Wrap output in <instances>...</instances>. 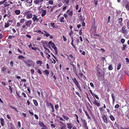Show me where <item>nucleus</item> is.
I'll use <instances>...</instances> for the list:
<instances>
[{"instance_id": "864d4df0", "label": "nucleus", "mask_w": 129, "mask_h": 129, "mask_svg": "<svg viewBox=\"0 0 129 129\" xmlns=\"http://www.w3.org/2000/svg\"><path fill=\"white\" fill-rule=\"evenodd\" d=\"M26 2L28 3L31 4L32 2V0H26Z\"/></svg>"}, {"instance_id": "5701e85b", "label": "nucleus", "mask_w": 129, "mask_h": 129, "mask_svg": "<svg viewBox=\"0 0 129 129\" xmlns=\"http://www.w3.org/2000/svg\"><path fill=\"white\" fill-rule=\"evenodd\" d=\"M33 16V14H32L29 13L26 16V17L27 18H31Z\"/></svg>"}, {"instance_id": "f257e3e1", "label": "nucleus", "mask_w": 129, "mask_h": 129, "mask_svg": "<svg viewBox=\"0 0 129 129\" xmlns=\"http://www.w3.org/2000/svg\"><path fill=\"white\" fill-rule=\"evenodd\" d=\"M73 82L77 86L78 88L79 89V90L81 92L82 91V90L80 86V84L79 83L78 81L75 78H74L72 79Z\"/></svg>"}, {"instance_id": "c85d7f7f", "label": "nucleus", "mask_w": 129, "mask_h": 129, "mask_svg": "<svg viewBox=\"0 0 129 129\" xmlns=\"http://www.w3.org/2000/svg\"><path fill=\"white\" fill-rule=\"evenodd\" d=\"M36 63L37 64H40V65H41L42 64V62L41 60H39L37 61Z\"/></svg>"}, {"instance_id": "72a5a7b5", "label": "nucleus", "mask_w": 129, "mask_h": 129, "mask_svg": "<svg viewBox=\"0 0 129 129\" xmlns=\"http://www.w3.org/2000/svg\"><path fill=\"white\" fill-rule=\"evenodd\" d=\"M92 96H93V97L95 98L96 99H98V100H99V97L95 94L93 93Z\"/></svg>"}, {"instance_id": "39448f33", "label": "nucleus", "mask_w": 129, "mask_h": 129, "mask_svg": "<svg viewBox=\"0 0 129 129\" xmlns=\"http://www.w3.org/2000/svg\"><path fill=\"white\" fill-rule=\"evenodd\" d=\"M128 30L126 29L125 26L123 25L122 28V33L124 34H127L128 33Z\"/></svg>"}, {"instance_id": "6e6552de", "label": "nucleus", "mask_w": 129, "mask_h": 129, "mask_svg": "<svg viewBox=\"0 0 129 129\" xmlns=\"http://www.w3.org/2000/svg\"><path fill=\"white\" fill-rule=\"evenodd\" d=\"M82 123L83 124V126L85 129H88V128L87 125V123L85 119H81Z\"/></svg>"}, {"instance_id": "2f4dec72", "label": "nucleus", "mask_w": 129, "mask_h": 129, "mask_svg": "<svg viewBox=\"0 0 129 129\" xmlns=\"http://www.w3.org/2000/svg\"><path fill=\"white\" fill-rule=\"evenodd\" d=\"M30 12V11H29L28 10H26L25 12H24V13H23V14L25 15L27 14H29L28 13Z\"/></svg>"}, {"instance_id": "aec40b11", "label": "nucleus", "mask_w": 129, "mask_h": 129, "mask_svg": "<svg viewBox=\"0 0 129 129\" xmlns=\"http://www.w3.org/2000/svg\"><path fill=\"white\" fill-rule=\"evenodd\" d=\"M43 32L45 33L44 34V36H46L47 37H48L50 36V34H49L45 30H43Z\"/></svg>"}, {"instance_id": "052dcab7", "label": "nucleus", "mask_w": 129, "mask_h": 129, "mask_svg": "<svg viewBox=\"0 0 129 129\" xmlns=\"http://www.w3.org/2000/svg\"><path fill=\"white\" fill-rule=\"evenodd\" d=\"M50 126L51 128H55L56 127L55 125L53 124H51Z\"/></svg>"}, {"instance_id": "473e14b6", "label": "nucleus", "mask_w": 129, "mask_h": 129, "mask_svg": "<svg viewBox=\"0 0 129 129\" xmlns=\"http://www.w3.org/2000/svg\"><path fill=\"white\" fill-rule=\"evenodd\" d=\"M44 72H45L46 74L48 76V75L49 74V71L47 70H45V71H43Z\"/></svg>"}, {"instance_id": "f8f14e48", "label": "nucleus", "mask_w": 129, "mask_h": 129, "mask_svg": "<svg viewBox=\"0 0 129 129\" xmlns=\"http://www.w3.org/2000/svg\"><path fill=\"white\" fill-rule=\"evenodd\" d=\"M93 103L98 107L100 105V103H99L98 101L96 100L95 98H94V101L93 102Z\"/></svg>"}, {"instance_id": "c03bdc74", "label": "nucleus", "mask_w": 129, "mask_h": 129, "mask_svg": "<svg viewBox=\"0 0 129 129\" xmlns=\"http://www.w3.org/2000/svg\"><path fill=\"white\" fill-rule=\"evenodd\" d=\"M121 64L120 63H119L118 64V65L117 66V70H118L120 69V68L121 67Z\"/></svg>"}, {"instance_id": "c756f323", "label": "nucleus", "mask_w": 129, "mask_h": 129, "mask_svg": "<svg viewBox=\"0 0 129 129\" xmlns=\"http://www.w3.org/2000/svg\"><path fill=\"white\" fill-rule=\"evenodd\" d=\"M33 102H34V105L36 106H37L38 105V103L37 102V101L36 100H33Z\"/></svg>"}, {"instance_id": "4be33fe9", "label": "nucleus", "mask_w": 129, "mask_h": 129, "mask_svg": "<svg viewBox=\"0 0 129 129\" xmlns=\"http://www.w3.org/2000/svg\"><path fill=\"white\" fill-rule=\"evenodd\" d=\"M14 12L16 15H19L20 13V11L19 10H16Z\"/></svg>"}, {"instance_id": "0e129e2a", "label": "nucleus", "mask_w": 129, "mask_h": 129, "mask_svg": "<svg viewBox=\"0 0 129 129\" xmlns=\"http://www.w3.org/2000/svg\"><path fill=\"white\" fill-rule=\"evenodd\" d=\"M76 42L78 44V43L79 42V39L78 38H77L76 39Z\"/></svg>"}, {"instance_id": "774afa93", "label": "nucleus", "mask_w": 129, "mask_h": 129, "mask_svg": "<svg viewBox=\"0 0 129 129\" xmlns=\"http://www.w3.org/2000/svg\"><path fill=\"white\" fill-rule=\"evenodd\" d=\"M125 7L127 9L129 10V4H127L125 6Z\"/></svg>"}, {"instance_id": "ddd939ff", "label": "nucleus", "mask_w": 129, "mask_h": 129, "mask_svg": "<svg viewBox=\"0 0 129 129\" xmlns=\"http://www.w3.org/2000/svg\"><path fill=\"white\" fill-rule=\"evenodd\" d=\"M32 22V21L31 20H28L26 22V25L28 27H30Z\"/></svg>"}, {"instance_id": "79ce46f5", "label": "nucleus", "mask_w": 129, "mask_h": 129, "mask_svg": "<svg viewBox=\"0 0 129 129\" xmlns=\"http://www.w3.org/2000/svg\"><path fill=\"white\" fill-rule=\"evenodd\" d=\"M31 49H32V50H33L35 51H36L37 49H38V50H39V51H40L39 49H38V48H37L36 47L34 48L33 47H31Z\"/></svg>"}, {"instance_id": "0eeeda50", "label": "nucleus", "mask_w": 129, "mask_h": 129, "mask_svg": "<svg viewBox=\"0 0 129 129\" xmlns=\"http://www.w3.org/2000/svg\"><path fill=\"white\" fill-rule=\"evenodd\" d=\"M70 64L72 65L73 67V71L75 73V74L78 76V75L77 74V71L76 67V66L75 65H74V64H72L71 63H70Z\"/></svg>"}, {"instance_id": "338daca9", "label": "nucleus", "mask_w": 129, "mask_h": 129, "mask_svg": "<svg viewBox=\"0 0 129 129\" xmlns=\"http://www.w3.org/2000/svg\"><path fill=\"white\" fill-rule=\"evenodd\" d=\"M125 40L123 39H122L121 40V42L123 44L125 42Z\"/></svg>"}, {"instance_id": "a878e982", "label": "nucleus", "mask_w": 129, "mask_h": 129, "mask_svg": "<svg viewBox=\"0 0 129 129\" xmlns=\"http://www.w3.org/2000/svg\"><path fill=\"white\" fill-rule=\"evenodd\" d=\"M8 86L9 87V90L10 93H12L13 92V89L11 87V86L9 85Z\"/></svg>"}, {"instance_id": "7ed1b4c3", "label": "nucleus", "mask_w": 129, "mask_h": 129, "mask_svg": "<svg viewBox=\"0 0 129 129\" xmlns=\"http://www.w3.org/2000/svg\"><path fill=\"white\" fill-rule=\"evenodd\" d=\"M97 75L98 78L100 80H103L104 79V75L102 73V72L100 71H97Z\"/></svg>"}, {"instance_id": "bb28decb", "label": "nucleus", "mask_w": 129, "mask_h": 129, "mask_svg": "<svg viewBox=\"0 0 129 129\" xmlns=\"http://www.w3.org/2000/svg\"><path fill=\"white\" fill-rule=\"evenodd\" d=\"M85 115L87 117V118L88 119H90L91 117L90 116H89V114L87 113V111H85Z\"/></svg>"}, {"instance_id": "5fc2aeb1", "label": "nucleus", "mask_w": 129, "mask_h": 129, "mask_svg": "<svg viewBox=\"0 0 129 129\" xmlns=\"http://www.w3.org/2000/svg\"><path fill=\"white\" fill-rule=\"evenodd\" d=\"M48 3L49 4L52 5L53 4V1H51V0L49 1Z\"/></svg>"}, {"instance_id": "37998d69", "label": "nucleus", "mask_w": 129, "mask_h": 129, "mask_svg": "<svg viewBox=\"0 0 129 129\" xmlns=\"http://www.w3.org/2000/svg\"><path fill=\"white\" fill-rule=\"evenodd\" d=\"M74 33L73 31L72 30H71L70 32L69 33V35L70 37H71L72 35Z\"/></svg>"}, {"instance_id": "09e8293b", "label": "nucleus", "mask_w": 129, "mask_h": 129, "mask_svg": "<svg viewBox=\"0 0 129 129\" xmlns=\"http://www.w3.org/2000/svg\"><path fill=\"white\" fill-rule=\"evenodd\" d=\"M10 107L11 108L13 109H14L16 111H17V112L18 111V110L16 108L13 107V106H10Z\"/></svg>"}, {"instance_id": "a19ab883", "label": "nucleus", "mask_w": 129, "mask_h": 129, "mask_svg": "<svg viewBox=\"0 0 129 129\" xmlns=\"http://www.w3.org/2000/svg\"><path fill=\"white\" fill-rule=\"evenodd\" d=\"M30 61L28 59H27L26 60H25L24 61V62L26 63V64L28 63Z\"/></svg>"}, {"instance_id": "412c9836", "label": "nucleus", "mask_w": 129, "mask_h": 129, "mask_svg": "<svg viewBox=\"0 0 129 129\" xmlns=\"http://www.w3.org/2000/svg\"><path fill=\"white\" fill-rule=\"evenodd\" d=\"M49 44L50 45L52 48H53L55 46L54 44L52 42V41H50L49 42Z\"/></svg>"}, {"instance_id": "dca6fc26", "label": "nucleus", "mask_w": 129, "mask_h": 129, "mask_svg": "<svg viewBox=\"0 0 129 129\" xmlns=\"http://www.w3.org/2000/svg\"><path fill=\"white\" fill-rule=\"evenodd\" d=\"M67 127L69 129H71L73 127V125L70 123H67Z\"/></svg>"}, {"instance_id": "9d476101", "label": "nucleus", "mask_w": 129, "mask_h": 129, "mask_svg": "<svg viewBox=\"0 0 129 129\" xmlns=\"http://www.w3.org/2000/svg\"><path fill=\"white\" fill-rule=\"evenodd\" d=\"M73 11H70L69 10H67V12L68 13V15L70 18H71L73 15Z\"/></svg>"}, {"instance_id": "4c0bfd02", "label": "nucleus", "mask_w": 129, "mask_h": 129, "mask_svg": "<svg viewBox=\"0 0 129 129\" xmlns=\"http://www.w3.org/2000/svg\"><path fill=\"white\" fill-rule=\"evenodd\" d=\"M53 48H54V49L55 50V54H57L58 53V51L57 47L54 46Z\"/></svg>"}, {"instance_id": "680f3d73", "label": "nucleus", "mask_w": 129, "mask_h": 129, "mask_svg": "<svg viewBox=\"0 0 129 129\" xmlns=\"http://www.w3.org/2000/svg\"><path fill=\"white\" fill-rule=\"evenodd\" d=\"M15 37V36H9L8 37V38L9 39H11L12 38H14Z\"/></svg>"}, {"instance_id": "13d9d810", "label": "nucleus", "mask_w": 129, "mask_h": 129, "mask_svg": "<svg viewBox=\"0 0 129 129\" xmlns=\"http://www.w3.org/2000/svg\"><path fill=\"white\" fill-rule=\"evenodd\" d=\"M75 93H76L79 96V97L80 98H81V95H80L79 93L78 92L76 91L75 92Z\"/></svg>"}, {"instance_id": "de8ad7c7", "label": "nucleus", "mask_w": 129, "mask_h": 129, "mask_svg": "<svg viewBox=\"0 0 129 129\" xmlns=\"http://www.w3.org/2000/svg\"><path fill=\"white\" fill-rule=\"evenodd\" d=\"M122 46H123V48L122 49V50H124L126 48V45H125V44H123V45Z\"/></svg>"}, {"instance_id": "f3484780", "label": "nucleus", "mask_w": 129, "mask_h": 129, "mask_svg": "<svg viewBox=\"0 0 129 129\" xmlns=\"http://www.w3.org/2000/svg\"><path fill=\"white\" fill-rule=\"evenodd\" d=\"M0 119L1 120V123L2 126H4L5 124L4 119L3 118H1Z\"/></svg>"}, {"instance_id": "bf43d9fd", "label": "nucleus", "mask_w": 129, "mask_h": 129, "mask_svg": "<svg viewBox=\"0 0 129 129\" xmlns=\"http://www.w3.org/2000/svg\"><path fill=\"white\" fill-rule=\"evenodd\" d=\"M34 3L36 4H37L39 3V1L38 0H34Z\"/></svg>"}, {"instance_id": "e433bc0d", "label": "nucleus", "mask_w": 129, "mask_h": 129, "mask_svg": "<svg viewBox=\"0 0 129 129\" xmlns=\"http://www.w3.org/2000/svg\"><path fill=\"white\" fill-rule=\"evenodd\" d=\"M50 106L51 107V108H52V112H54L55 110H54V108L53 105L51 104L50 103Z\"/></svg>"}, {"instance_id": "49530a36", "label": "nucleus", "mask_w": 129, "mask_h": 129, "mask_svg": "<svg viewBox=\"0 0 129 129\" xmlns=\"http://www.w3.org/2000/svg\"><path fill=\"white\" fill-rule=\"evenodd\" d=\"M110 118L112 121H114L115 120V118L112 115L110 116Z\"/></svg>"}, {"instance_id": "f704fd0d", "label": "nucleus", "mask_w": 129, "mask_h": 129, "mask_svg": "<svg viewBox=\"0 0 129 129\" xmlns=\"http://www.w3.org/2000/svg\"><path fill=\"white\" fill-rule=\"evenodd\" d=\"M50 51L49 49H47L46 50H45V51L44 53L46 54V55H47L48 53H50Z\"/></svg>"}, {"instance_id": "603ef678", "label": "nucleus", "mask_w": 129, "mask_h": 129, "mask_svg": "<svg viewBox=\"0 0 129 129\" xmlns=\"http://www.w3.org/2000/svg\"><path fill=\"white\" fill-rule=\"evenodd\" d=\"M18 58L19 59H21L22 58H24V57L22 55H19L18 56Z\"/></svg>"}, {"instance_id": "a211bd4d", "label": "nucleus", "mask_w": 129, "mask_h": 129, "mask_svg": "<svg viewBox=\"0 0 129 129\" xmlns=\"http://www.w3.org/2000/svg\"><path fill=\"white\" fill-rule=\"evenodd\" d=\"M64 18L63 17H60V22L61 23H64L65 22H66V21L64 20Z\"/></svg>"}, {"instance_id": "69168bd1", "label": "nucleus", "mask_w": 129, "mask_h": 129, "mask_svg": "<svg viewBox=\"0 0 129 129\" xmlns=\"http://www.w3.org/2000/svg\"><path fill=\"white\" fill-rule=\"evenodd\" d=\"M22 95H23L24 98H26V95L24 92H22Z\"/></svg>"}, {"instance_id": "7c9ffc66", "label": "nucleus", "mask_w": 129, "mask_h": 129, "mask_svg": "<svg viewBox=\"0 0 129 129\" xmlns=\"http://www.w3.org/2000/svg\"><path fill=\"white\" fill-rule=\"evenodd\" d=\"M118 23L120 24L121 25V22L122 21V19L121 18H120L118 20Z\"/></svg>"}, {"instance_id": "f03ea898", "label": "nucleus", "mask_w": 129, "mask_h": 129, "mask_svg": "<svg viewBox=\"0 0 129 129\" xmlns=\"http://www.w3.org/2000/svg\"><path fill=\"white\" fill-rule=\"evenodd\" d=\"M8 68L7 67L5 66H4L2 68L1 70L2 72L4 74L7 75L8 74H9L10 73V71L8 70Z\"/></svg>"}, {"instance_id": "cd10ccee", "label": "nucleus", "mask_w": 129, "mask_h": 129, "mask_svg": "<svg viewBox=\"0 0 129 129\" xmlns=\"http://www.w3.org/2000/svg\"><path fill=\"white\" fill-rule=\"evenodd\" d=\"M62 116L64 119L67 120H68L69 119V118L68 116H66L64 115H63Z\"/></svg>"}, {"instance_id": "4d7b16f0", "label": "nucleus", "mask_w": 129, "mask_h": 129, "mask_svg": "<svg viewBox=\"0 0 129 129\" xmlns=\"http://www.w3.org/2000/svg\"><path fill=\"white\" fill-rule=\"evenodd\" d=\"M111 96L112 99L113 100V101L115 100V98H114V95L113 93H112L111 94Z\"/></svg>"}, {"instance_id": "20e7f679", "label": "nucleus", "mask_w": 129, "mask_h": 129, "mask_svg": "<svg viewBox=\"0 0 129 129\" xmlns=\"http://www.w3.org/2000/svg\"><path fill=\"white\" fill-rule=\"evenodd\" d=\"M104 108H105V104H104V107L100 108V110L101 112V114L102 115V118L104 121H105V115L104 114Z\"/></svg>"}, {"instance_id": "58836bf2", "label": "nucleus", "mask_w": 129, "mask_h": 129, "mask_svg": "<svg viewBox=\"0 0 129 129\" xmlns=\"http://www.w3.org/2000/svg\"><path fill=\"white\" fill-rule=\"evenodd\" d=\"M9 25V23H5L4 27L5 28L8 27Z\"/></svg>"}, {"instance_id": "8fccbe9b", "label": "nucleus", "mask_w": 129, "mask_h": 129, "mask_svg": "<svg viewBox=\"0 0 129 129\" xmlns=\"http://www.w3.org/2000/svg\"><path fill=\"white\" fill-rule=\"evenodd\" d=\"M41 129H48V128L46 125H43V127H41Z\"/></svg>"}, {"instance_id": "a18cd8bd", "label": "nucleus", "mask_w": 129, "mask_h": 129, "mask_svg": "<svg viewBox=\"0 0 129 129\" xmlns=\"http://www.w3.org/2000/svg\"><path fill=\"white\" fill-rule=\"evenodd\" d=\"M108 69L109 70H112L113 69V68L111 64L108 67Z\"/></svg>"}, {"instance_id": "393cba45", "label": "nucleus", "mask_w": 129, "mask_h": 129, "mask_svg": "<svg viewBox=\"0 0 129 129\" xmlns=\"http://www.w3.org/2000/svg\"><path fill=\"white\" fill-rule=\"evenodd\" d=\"M25 19L24 18H22L20 20V22L21 23L23 24L24 23Z\"/></svg>"}, {"instance_id": "e2e57ef3", "label": "nucleus", "mask_w": 129, "mask_h": 129, "mask_svg": "<svg viewBox=\"0 0 129 129\" xmlns=\"http://www.w3.org/2000/svg\"><path fill=\"white\" fill-rule=\"evenodd\" d=\"M63 40L64 41H66L67 40V38L66 37L64 36H63Z\"/></svg>"}, {"instance_id": "6ab92c4d", "label": "nucleus", "mask_w": 129, "mask_h": 129, "mask_svg": "<svg viewBox=\"0 0 129 129\" xmlns=\"http://www.w3.org/2000/svg\"><path fill=\"white\" fill-rule=\"evenodd\" d=\"M42 13L41 14V16L42 17L44 16L46 14V11L43 10H42Z\"/></svg>"}, {"instance_id": "4468645a", "label": "nucleus", "mask_w": 129, "mask_h": 129, "mask_svg": "<svg viewBox=\"0 0 129 129\" xmlns=\"http://www.w3.org/2000/svg\"><path fill=\"white\" fill-rule=\"evenodd\" d=\"M60 123L61 124L62 126L59 129H67L66 125L62 122H60Z\"/></svg>"}, {"instance_id": "1a4fd4ad", "label": "nucleus", "mask_w": 129, "mask_h": 129, "mask_svg": "<svg viewBox=\"0 0 129 129\" xmlns=\"http://www.w3.org/2000/svg\"><path fill=\"white\" fill-rule=\"evenodd\" d=\"M32 19L34 22H37L39 21V19L38 18L37 16L35 14H34Z\"/></svg>"}, {"instance_id": "3c124183", "label": "nucleus", "mask_w": 129, "mask_h": 129, "mask_svg": "<svg viewBox=\"0 0 129 129\" xmlns=\"http://www.w3.org/2000/svg\"><path fill=\"white\" fill-rule=\"evenodd\" d=\"M4 8L6 7H7L8 8H9L8 7L10 5V4H4Z\"/></svg>"}, {"instance_id": "423d86ee", "label": "nucleus", "mask_w": 129, "mask_h": 129, "mask_svg": "<svg viewBox=\"0 0 129 129\" xmlns=\"http://www.w3.org/2000/svg\"><path fill=\"white\" fill-rule=\"evenodd\" d=\"M66 55L70 61L71 60H72L73 61L75 60V58L72 54H70L69 55L66 54Z\"/></svg>"}, {"instance_id": "6e6d98bb", "label": "nucleus", "mask_w": 129, "mask_h": 129, "mask_svg": "<svg viewBox=\"0 0 129 129\" xmlns=\"http://www.w3.org/2000/svg\"><path fill=\"white\" fill-rule=\"evenodd\" d=\"M94 2L95 3V5L96 6L98 4V1L97 0H94Z\"/></svg>"}, {"instance_id": "b1692460", "label": "nucleus", "mask_w": 129, "mask_h": 129, "mask_svg": "<svg viewBox=\"0 0 129 129\" xmlns=\"http://www.w3.org/2000/svg\"><path fill=\"white\" fill-rule=\"evenodd\" d=\"M69 2V0H64L62 1V2L63 4H68Z\"/></svg>"}, {"instance_id": "2eb2a0df", "label": "nucleus", "mask_w": 129, "mask_h": 129, "mask_svg": "<svg viewBox=\"0 0 129 129\" xmlns=\"http://www.w3.org/2000/svg\"><path fill=\"white\" fill-rule=\"evenodd\" d=\"M93 21V24L92 27V28L94 29L95 31L96 29L97 28H96V25L95 24V18H94Z\"/></svg>"}, {"instance_id": "c9c22d12", "label": "nucleus", "mask_w": 129, "mask_h": 129, "mask_svg": "<svg viewBox=\"0 0 129 129\" xmlns=\"http://www.w3.org/2000/svg\"><path fill=\"white\" fill-rule=\"evenodd\" d=\"M50 24L51 25V26L53 28H55V23L54 22H52L50 23Z\"/></svg>"}, {"instance_id": "ea45409f", "label": "nucleus", "mask_w": 129, "mask_h": 129, "mask_svg": "<svg viewBox=\"0 0 129 129\" xmlns=\"http://www.w3.org/2000/svg\"><path fill=\"white\" fill-rule=\"evenodd\" d=\"M37 72L40 74L41 75L42 74V73L39 69H37Z\"/></svg>"}, {"instance_id": "9b49d317", "label": "nucleus", "mask_w": 129, "mask_h": 129, "mask_svg": "<svg viewBox=\"0 0 129 129\" xmlns=\"http://www.w3.org/2000/svg\"><path fill=\"white\" fill-rule=\"evenodd\" d=\"M78 75L80 76V78H82L84 80H86L87 79L86 77L82 73H79Z\"/></svg>"}]
</instances>
